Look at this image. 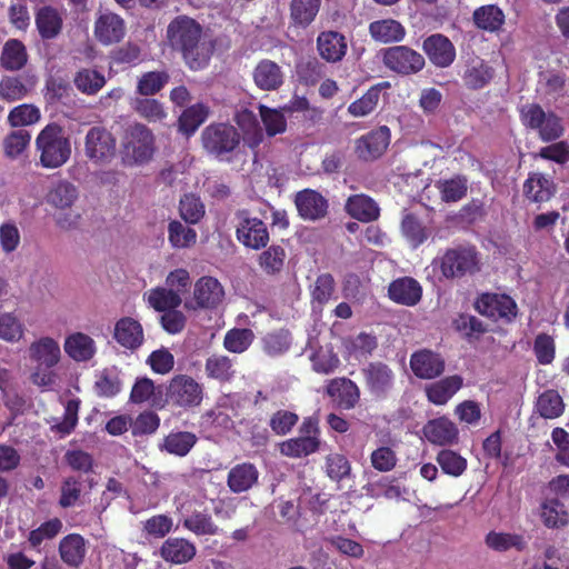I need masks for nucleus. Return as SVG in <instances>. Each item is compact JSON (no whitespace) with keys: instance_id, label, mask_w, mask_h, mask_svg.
<instances>
[{"instance_id":"nucleus-43","label":"nucleus","mask_w":569,"mask_h":569,"mask_svg":"<svg viewBox=\"0 0 569 569\" xmlns=\"http://www.w3.org/2000/svg\"><path fill=\"white\" fill-rule=\"evenodd\" d=\"M401 232L412 248L420 247L431 234V230L412 212L403 214Z\"/></svg>"},{"instance_id":"nucleus-25","label":"nucleus","mask_w":569,"mask_h":569,"mask_svg":"<svg viewBox=\"0 0 569 569\" xmlns=\"http://www.w3.org/2000/svg\"><path fill=\"white\" fill-rule=\"evenodd\" d=\"M252 78L254 84L263 91H276L284 82L281 67L270 59H262L257 63Z\"/></svg>"},{"instance_id":"nucleus-10","label":"nucleus","mask_w":569,"mask_h":569,"mask_svg":"<svg viewBox=\"0 0 569 569\" xmlns=\"http://www.w3.org/2000/svg\"><path fill=\"white\" fill-rule=\"evenodd\" d=\"M381 58L387 69L401 76L416 74L426 66L423 56L408 46L382 49Z\"/></svg>"},{"instance_id":"nucleus-20","label":"nucleus","mask_w":569,"mask_h":569,"mask_svg":"<svg viewBox=\"0 0 569 569\" xmlns=\"http://www.w3.org/2000/svg\"><path fill=\"white\" fill-rule=\"evenodd\" d=\"M426 439L437 446H451L458 442L459 430L453 421L447 417H439L429 420L423 426Z\"/></svg>"},{"instance_id":"nucleus-41","label":"nucleus","mask_w":569,"mask_h":569,"mask_svg":"<svg viewBox=\"0 0 569 569\" xmlns=\"http://www.w3.org/2000/svg\"><path fill=\"white\" fill-rule=\"evenodd\" d=\"M64 351L76 361H88L94 356V341L86 333L76 332L66 339Z\"/></svg>"},{"instance_id":"nucleus-27","label":"nucleus","mask_w":569,"mask_h":569,"mask_svg":"<svg viewBox=\"0 0 569 569\" xmlns=\"http://www.w3.org/2000/svg\"><path fill=\"white\" fill-rule=\"evenodd\" d=\"M486 547L495 552L505 553L510 550L523 552L528 541L522 533L490 530L485 536Z\"/></svg>"},{"instance_id":"nucleus-55","label":"nucleus","mask_w":569,"mask_h":569,"mask_svg":"<svg viewBox=\"0 0 569 569\" xmlns=\"http://www.w3.org/2000/svg\"><path fill=\"white\" fill-rule=\"evenodd\" d=\"M380 93V84L370 87L359 99L349 104L348 112L355 118L370 114L378 106Z\"/></svg>"},{"instance_id":"nucleus-60","label":"nucleus","mask_w":569,"mask_h":569,"mask_svg":"<svg viewBox=\"0 0 569 569\" xmlns=\"http://www.w3.org/2000/svg\"><path fill=\"white\" fill-rule=\"evenodd\" d=\"M76 88L86 94H96L106 83L104 76L97 70L81 69L73 79Z\"/></svg>"},{"instance_id":"nucleus-3","label":"nucleus","mask_w":569,"mask_h":569,"mask_svg":"<svg viewBox=\"0 0 569 569\" xmlns=\"http://www.w3.org/2000/svg\"><path fill=\"white\" fill-rule=\"evenodd\" d=\"M441 274L446 279H461L480 271L479 252L473 246L450 248L439 259Z\"/></svg>"},{"instance_id":"nucleus-4","label":"nucleus","mask_w":569,"mask_h":569,"mask_svg":"<svg viewBox=\"0 0 569 569\" xmlns=\"http://www.w3.org/2000/svg\"><path fill=\"white\" fill-rule=\"evenodd\" d=\"M522 124L538 132L545 142H552L565 133L562 119L553 111L546 112L539 103L525 104L519 110Z\"/></svg>"},{"instance_id":"nucleus-42","label":"nucleus","mask_w":569,"mask_h":569,"mask_svg":"<svg viewBox=\"0 0 569 569\" xmlns=\"http://www.w3.org/2000/svg\"><path fill=\"white\" fill-rule=\"evenodd\" d=\"M182 527L194 536H216L221 529L214 523L210 513L194 510L191 515L180 520Z\"/></svg>"},{"instance_id":"nucleus-9","label":"nucleus","mask_w":569,"mask_h":569,"mask_svg":"<svg viewBox=\"0 0 569 569\" xmlns=\"http://www.w3.org/2000/svg\"><path fill=\"white\" fill-rule=\"evenodd\" d=\"M83 150L93 164L106 166L116 157L117 141L107 128L93 126L84 136Z\"/></svg>"},{"instance_id":"nucleus-38","label":"nucleus","mask_w":569,"mask_h":569,"mask_svg":"<svg viewBox=\"0 0 569 569\" xmlns=\"http://www.w3.org/2000/svg\"><path fill=\"white\" fill-rule=\"evenodd\" d=\"M27 62L28 52L23 42L18 39L6 41L0 56V66L8 71H19L26 67Z\"/></svg>"},{"instance_id":"nucleus-48","label":"nucleus","mask_w":569,"mask_h":569,"mask_svg":"<svg viewBox=\"0 0 569 569\" xmlns=\"http://www.w3.org/2000/svg\"><path fill=\"white\" fill-rule=\"evenodd\" d=\"M535 408L542 418L555 419L563 413L565 403L557 390L548 389L539 395Z\"/></svg>"},{"instance_id":"nucleus-63","label":"nucleus","mask_w":569,"mask_h":569,"mask_svg":"<svg viewBox=\"0 0 569 569\" xmlns=\"http://www.w3.org/2000/svg\"><path fill=\"white\" fill-rule=\"evenodd\" d=\"M133 109L149 122L162 121L167 117L163 104L153 98H138L134 101Z\"/></svg>"},{"instance_id":"nucleus-28","label":"nucleus","mask_w":569,"mask_h":569,"mask_svg":"<svg viewBox=\"0 0 569 569\" xmlns=\"http://www.w3.org/2000/svg\"><path fill=\"white\" fill-rule=\"evenodd\" d=\"M34 22L42 40L56 39L63 28L62 14L52 6L39 8L34 14Z\"/></svg>"},{"instance_id":"nucleus-23","label":"nucleus","mask_w":569,"mask_h":569,"mask_svg":"<svg viewBox=\"0 0 569 569\" xmlns=\"http://www.w3.org/2000/svg\"><path fill=\"white\" fill-rule=\"evenodd\" d=\"M260 472L251 462L234 465L227 475V486L232 493L247 492L258 485Z\"/></svg>"},{"instance_id":"nucleus-45","label":"nucleus","mask_w":569,"mask_h":569,"mask_svg":"<svg viewBox=\"0 0 569 569\" xmlns=\"http://www.w3.org/2000/svg\"><path fill=\"white\" fill-rule=\"evenodd\" d=\"M209 114L210 108L204 103L198 102L188 107L178 119L179 130L188 137L193 134Z\"/></svg>"},{"instance_id":"nucleus-44","label":"nucleus","mask_w":569,"mask_h":569,"mask_svg":"<svg viewBox=\"0 0 569 569\" xmlns=\"http://www.w3.org/2000/svg\"><path fill=\"white\" fill-rule=\"evenodd\" d=\"M148 305L158 312L177 309L182 303L181 296L168 287H156L144 295Z\"/></svg>"},{"instance_id":"nucleus-57","label":"nucleus","mask_w":569,"mask_h":569,"mask_svg":"<svg viewBox=\"0 0 569 569\" xmlns=\"http://www.w3.org/2000/svg\"><path fill=\"white\" fill-rule=\"evenodd\" d=\"M168 240L171 247L176 249L188 248L196 243L197 232L194 229L182 224L178 220H172L168 226Z\"/></svg>"},{"instance_id":"nucleus-40","label":"nucleus","mask_w":569,"mask_h":569,"mask_svg":"<svg viewBox=\"0 0 569 569\" xmlns=\"http://www.w3.org/2000/svg\"><path fill=\"white\" fill-rule=\"evenodd\" d=\"M505 13L496 4H486L477 8L472 13L475 26L483 31L497 32L505 23Z\"/></svg>"},{"instance_id":"nucleus-39","label":"nucleus","mask_w":569,"mask_h":569,"mask_svg":"<svg viewBox=\"0 0 569 569\" xmlns=\"http://www.w3.org/2000/svg\"><path fill=\"white\" fill-rule=\"evenodd\" d=\"M523 192L533 202H545L555 194L556 187L552 179L541 173H532L523 183Z\"/></svg>"},{"instance_id":"nucleus-7","label":"nucleus","mask_w":569,"mask_h":569,"mask_svg":"<svg viewBox=\"0 0 569 569\" xmlns=\"http://www.w3.org/2000/svg\"><path fill=\"white\" fill-rule=\"evenodd\" d=\"M204 150L217 158L232 153L240 144L241 136L230 123L217 122L207 126L201 133Z\"/></svg>"},{"instance_id":"nucleus-13","label":"nucleus","mask_w":569,"mask_h":569,"mask_svg":"<svg viewBox=\"0 0 569 569\" xmlns=\"http://www.w3.org/2000/svg\"><path fill=\"white\" fill-rule=\"evenodd\" d=\"M326 395L336 409L349 411L358 406L361 392L355 381L347 377H338L327 382Z\"/></svg>"},{"instance_id":"nucleus-1","label":"nucleus","mask_w":569,"mask_h":569,"mask_svg":"<svg viewBox=\"0 0 569 569\" xmlns=\"http://www.w3.org/2000/svg\"><path fill=\"white\" fill-rule=\"evenodd\" d=\"M166 42L194 71L204 69L213 53V44L206 41L201 23L187 14H179L168 23Z\"/></svg>"},{"instance_id":"nucleus-50","label":"nucleus","mask_w":569,"mask_h":569,"mask_svg":"<svg viewBox=\"0 0 569 569\" xmlns=\"http://www.w3.org/2000/svg\"><path fill=\"white\" fill-rule=\"evenodd\" d=\"M336 281L332 274L321 273L317 277L310 290L311 303L313 308H320L336 298Z\"/></svg>"},{"instance_id":"nucleus-30","label":"nucleus","mask_w":569,"mask_h":569,"mask_svg":"<svg viewBox=\"0 0 569 569\" xmlns=\"http://www.w3.org/2000/svg\"><path fill=\"white\" fill-rule=\"evenodd\" d=\"M462 377L453 375L428 385L425 391L429 402L436 406H443L462 388Z\"/></svg>"},{"instance_id":"nucleus-24","label":"nucleus","mask_w":569,"mask_h":569,"mask_svg":"<svg viewBox=\"0 0 569 569\" xmlns=\"http://www.w3.org/2000/svg\"><path fill=\"white\" fill-rule=\"evenodd\" d=\"M317 50L327 62H339L347 53V39L338 31H322L317 38Z\"/></svg>"},{"instance_id":"nucleus-29","label":"nucleus","mask_w":569,"mask_h":569,"mask_svg":"<svg viewBox=\"0 0 569 569\" xmlns=\"http://www.w3.org/2000/svg\"><path fill=\"white\" fill-rule=\"evenodd\" d=\"M198 442V437L191 431L171 430L159 442L158 448L161 452H166L176 457H186Z\"/></svg>"},{"instance_id":"nucleus-46","label":"nucleus","mask_w":569,"mask_h":569,"mask_svg":"<svg viewBox=\"0 0 569 569\" xmlns=\"http://www.w3.org/2000/svg\"><path fill=\"white\" fill-rule=\"evenodd\" d=\"M493 77V70L482 60L473 61L468 64L462 80L465 86L470 90H479L486 87Z\"/></svg>"},{"instance_id":"nucleus-5","label":"nucleus","mask_w":569,"mask_h":569,"mask_svg":"<svg viewBox=\"0 0 569 569\" xmlns=\"http://www.w3.org/2000/svg\"><path fill=\"white\" fill-rule=\"evenodd\" d=\"M203 400V386L188 375L173 376L166 389V403L184 411L194 409Z\"/></svg>"},{"instance_id":"nucleus-32","label":"nucleus","mask_w":569,"mask_h":569,"mask_svg":"<svg viewBox=\"0 0 569 569\" xmlns=\"http://www.w3.org/2000/svg\"><path fill=\"white\" fill-rule=\"evenodd\" d=\"M346 211L360 222H372L380 216L377 202L363 193L350 196L346 202Z\"/></svg>"},{"instance_id":"nucleus-18","label":"nucleus","mask_w":569,"mask_h":569,"mask_svg":"<svg viewBox=\"0 0 569 569\" xmlns=\"http://www.w3.org/2000/svg\"><path fill=\"white\" fill-rule=\"evenodd\" d=\"M295 203L299 216L305 220L316 221L328 213V200L318 191L303 189L296 194Z\"/></svg>"},{"instance_id":"nucleus-21","label":"nucleus","mask_w":569,"mask_h":569,"mask_svg":"<svg viewBox=\"0 0 569 569\" xmlns=\"http://www.w3.org/2000/svg\"><path fill=\"white\" fill-rule=\"evenodd\" d=\"M388 296L396 303L413 307L422 298V287L411 277H400L389 283Z\"/></svg>"},{"instance_id":"nucleus-12","label":"nucleus","mask_w":569,"mask_h":569,"mask_svg":"<svg viewBox=\"0 0 569 569\" xmlns=\"http://www.w3.org/2000/svg\"><path fill=\"white\" fill-rule=\"evenodd\" d=\"M476 310L495 320L505 319L508 322L513 320L518 313L516 301L505 293L486 292L475 302Z\"/></svg>"},{"instance_id":"nucleus-64","label":"nucleus","mask_w":569,"mask_h":569,"mask_svg":"<svg viewBox=\"0 0 569 569\" xmlns=\"http://www.w3.org/2000/svg\"><path fill=\"white\" fill-rule=\"evenodd\" d=\"M296 68L299 79L307 86H315L325 77V64L315 57L300 61Z\"/></svg>"},{"instance_id":"nucleus-36","label":"nucleus","mask_w":569,"mask_h":569,"mask_svg":"<svg viewBox=\"0 0 569 569\" xmlns=\"http://www.w3.org/2000/svg\"><path fill=\"white\" fill-rule=\"evenodd\" d=\"M204 372L208 379L220 383L230 382L237 372L234 360L222 353H212L206 359Z\"/></svg>"},{"instance_id":"nucleus-15","label":"nucleus","mask_w":569,"mask_h":569,"mask_svg":"<svg viewBox=\"0 0 569 569\" xmlns=\"http://www.w3.org/2000/svg\"><path fill=\"white\" fill-rule=\"evenodd\" d=\"M390 140L389 127L380 126L356 140V154L361 160L373 161L386 152Z\"/></svg>"},{"instance_id":"nucleus-37","label":"nucleus","mask_w":569,"mask_h":569,"mask_svg":"<svg viewBox=\"0 0 569 569\" xmlns=\"http://www.w3.org/2000/svg\"><path fill=\"white\" fill-rule=\"evenodd\" d=\"M320 448V438L315 436H299L287 439L279 445L282 456L289 458H303L317 452Z\"/></svg>"},{"instance_id":"nucleus-58","label":"nucleus","mask_w":569,"mask_h":569,"mask_svg":"<svg viewBox=\"0 0 569 569\" xmlns=\"http://www.w3.org/2000/svg\"><path fill=\"white\" fill-rule=\"evenodd\" d=\"M170 80L167 71H148L138 80L137 91L141 96L150 97L158 93Z\"/></svg>"},{"instance_id":"nucleus-8","label":"nucleus","mask_w":569,"mask_h":569,"mask_svg":"<svg viewBox=\"0 0 569 569\" xmlns=\"http://www.w3.org/2000/svg\"><path fill=\"white\" fill-rule=\"evenodd\" d=\"M236 238L248 249L260 250L268 246L270 236L267 224L258 217H252L247 209L234 213Z\"/></svg>"},{"instance_id":"nucleus-51","label":"nucleus","mask_w":569,"mask_h":569,"mask_svg":"<svg viewBox=\"0 0 569 569\" xmlns=\"http://www.w3.org/2000/svg\"><path fill=\"white\" fill-rule=\"evenodd\" d=\"M78 198V190L69 181H59L54 184L47 196L49 204L58 209L70 208Z\"/></svg>"},{"instance_id":"nucleus-47","label":"nucleus","mask_w":569,"mask_h":569,"mask_svg":"<svg viewBox=\"0 0 569 569\" xmlns=\"http://www.w3.org/2000/svg\"><path fill=\"white\" fill-rule=\"evenodd\" d=\"M542 523L550 529L565 527L568 523V512L558 498L546 499L541 503Z\"/></svg>"},{"instance_id":"nucleus-62","label":"nucleus","mask_w":569,"mask_h":569,"mask_svg":"<svg viewBox=\"0 0 569 569\" xmlns=\"http://www.w3.org/2000/svg\"><path fill=\"white\" fill-rule=\"evenodd\" d=\"M438 189L441 199L445 202H457L466 197L468 191V180L466 177L457 176L451 179L438 182Z\"/></svg>"},{"instance_id":"nucleus-26","label":"nucleus","mask_w":569,"mask_h":569,"mask_svg":"<svg viewBox=\"0 0 569 569\" xmlns=\"http://www.w3.org/2000/svg\"><path fill=\"white\" fill-rule=\"evenodd\" d=\"M113 338L121 347L137 350L144 341L143 328L138 320L123 317L114 325Z\"/></svg>"},{"instance_id":"nucleus-34","label":"nucleus","mask_w":569,"mask_h":569,"mask_svg":"<svg viewBox=\"0 0 569 569\" xmlns=\"http://www.w3.org/2000/svg\"><path fill=\"white\" fill-rule=\"evenodd\" d=\"M322 0H291L289 4L290 24L306 29L316 20Z\"/></svg>"},{"instance_id":"nucleus-14","label":"nucleus","mask_w":569,"mask_h":569,"mask_svg":"<svg viewBox=\"0 0 569 569\" xmlns=\"http://www.w3.org/2000/svg\"><path fill=\"white\" fill-rule=\"evenodd\" d=\"M367 390L376 398H386L395 385V373L385 362H369L361 369Z\"/></svg>"},{"instance_id":"nucleus-11","label":"nucleus","mask_w":569,"mask_h":569,"mask_svg":"<svg viewBox=\"0 0 569 569\" xmlns=\"http://www.w3.org/2000/svg\"><path fill=\"white\" fill-rule=\"evenodd\" d=\"M223 297L221 283L213 277L203 276L196 281L192 298L184 302V308L193 311L214 309L222 302Z\"/></svg>"},{"instance_id":"nucleus-53","label":"nucleus","mask_w":569,"mask_h":569,"mask_svg":"<svg viewBox=\"0 0 569 569\" xmlns=\"http://www.w3.org/2000/svg\"><path fill=\"white\" fill-rule=\"evenodd\" d=\"M254 340V333L249 328H232L223 337V348L232 353H243Z\"/></svg>"},{"instance_id":"nucleus-49","label":"nucleus","mask_w":569,"mask_h":569,"mask_svg":"<svg viewBox=\"0 0 569 569\" xmlns=\"http://www.w3.org/2000/svg\"><path fill=\"white\" fill-rule=\"evenodd\" d=\"M234 121L238 127L243 131L247 138L248 146L256 148L262 141V131L259 126V121L253 111L244 108L236 112Z\"/></svg>"},{"instance_id":"nucleus-2","label":"nucleus","mask_w":569,"mask_h":569,"mask_svg":"<svg viewBox=\"0 0 569 569\" xmlns=\"http://www.w3.org/2000/svg\"><path fill=\"white\" fill-rule=\"evenodd\" d=\"M39 163L46 169H58L71 157V140L66 129L57 123H48L36 138Z\"/></svg>"},{"instance_id":"nucleus-16","label":"nucleus","mask_w":569,"mask_h":569,"mask_svg":"<svg viewBox=\"0 0 569 569\" xmlns=\"http://www.w3.org/2000/svg\"><path fill=\"white\" fill-rule=\"evenodd\" d=\"M422 50L429 61L437 68H448L456 59V48L451 40L441 33L428 36L422 42Z\"/></svg>"},{"instance_id":"nucleus-56","label":"nucleus","mask_w":569,"mask_h":569,"mask_svg":"<svg viewBox=\"0 0 569 569\" xmlns=\"http://www.w3.org/2000/svg\"><path fill=\"white\" fill-rule=\"evenodd\" d=\"M179 212L187 223L196 224L204 217L206 208L200 197L186 193L180 199Z\"/></svg>"},{"instance_id":"nucleus-17","label":"nucleus","mask_w":569,"mask_h":569,"mask_svg":"<svg viewBox=\"0 0 569 569\" xmlns=\"http://www.w3.org/2000/svg\"><path fill=\"white\" fill-rule=\"evenodd\" d=\"M410 368L416 377L429 380L441 376L446 365L439 353L422 349L411 355Z\"/></svg>"},{"instance_id":"nucleus-52","label":"nucleus","mask_w":569,"mask_h":569,"mask_svg":"<svg viewBox=\"0 0 569 569\" xmlns=\"http://www.w3.org/2000/svg\"><path fill=\"white\" fill-rule=\"evenodd\" d=\"M83 489V480L80 476H68L60 485L59 506L63 509L79 503Z\"/></svg>"},{"instance_id":"nucleus-54","label":"nucleus","mask_w":569,"mask_h":569,"mask_svg":"<svg viewBox=\"0 0 569 569\" xmlns=\"http://www.w3.org/2000/svg\"><path fill=\"white\" fill-rule=\"evenodd\" d=\"M437 463L443 473L451 477H460L468 467L467 459L455 450L442 449L436 457Z\"/></svg>"},{"instance_id":"nucleus-22","label":"nucleus","mask_w":569,"mask_h":569,"mask_svg":"<svg viewBox=\"0 0 569 569\" xmlns=\"http://www.w3.org/2000/svg\"><path fill=\"white\" fill-rule=\"evenodd\" d=\"M124 21L113 12L101 14L94 22V37L102 44L118 43L124 38Z\"/></svg>"},{"instance_id":"nucleus-19","label":"nucleus","mask_w":569,"mask_h":569,"mask_svg":"<svg viewBox=\"0 0 569 569\" xmlns=\"http://www.w3.org/2000/svg\"><path fill=\"white\" fill-rule=\"evenodd\" d=\"M159 555L166 562L184 565L193 560L197 547L187 538L170 537L162 542Z\"/></svg>"},{"instance_id":"nucleus-33","label":"nucleus","mask_w":569,"mask_h":569,"mask_svg":"<svg viewBox=\"0 0 569 569\" xmlns=\"http://www.w3.org/2000/svg\"><path fill=\"white\" fill-rule=\"evenodd\" d=\"M30 359L36 361L39 367L50 369L54 367L60 359V347L58 342L50 338L43 337L29 347Z\"/></svg>"},{"instance_id":"nucleus-6","label":"nucleus","mask_w":569,"mask_h":569,"mask_svg":"<svg viewBox=\"0 0 569 569\" xmlns=\"http://www.w3.org/2000/svg\"><path fill=\"white\" fill-rule=\"evenodd\" d=\"M156 149V137L146 124L134 122L126 129L123 152L133 163H148L153 158Z\"/></svg>"},{"instance_id":"nucleus-31","label":"nucleus","mask_w":569,"mask_h":569,"mask_svg":"<svg viewBox=\"0 0 569 569\" xmlns=\"http://www.w3.org/2000/svg\"><path fill=\"white\" fill-rule=\"evenodd\" d=\"M61 560L71 568H79L86 557V540L79 533H69L64 536L58 547Z\"/></svg>"},{"instance_id":"nucleus-59","label":"nucleus","mask_w":569,"mask_h":569,"mask_svg":"<svg viewBox=\"0 0 569 569\" xmlns=\"http://www.w3.org/2000/svg\"><path fill=\"white\" fill-rule=\"evenodd\" d=\"M24 335V325L14 312L0 313V339L10 343L18 342Z\"/></svg>"},{"instance_id":"nucleus-61","label":"nucleus","mask_w":569,"mask_h":569,"mask_svg":"<svg viewBox=\"0 0 569 569\" xmlns=\"http://www.w3.org/2000/svg\"><path fill=\"white\" fill-rule=\"evenodd\" d=\"M62 527L63 523L59 518L49 519L29 532L28 542L33 549H38L43 541L56 538Z\"/></svg>"},{"instance_id":"nucleus-35","label":"nucleus","mask_w":569,"mask_h":569,"mask_svg":"<svg viewBox=\"0 0 569 569\" xmlns=\"http://www.w3.org/2000/svg\"><path fill=\"white\" fill-rule=\"evenodd\" d=\"M369 33L375 41L381 43L401 42L406 37L405 27L395 19H381L369 24Z\"/></svg>"}]
</instances>
